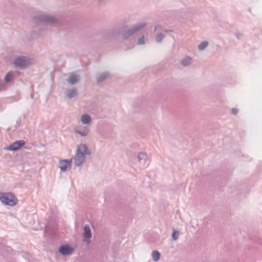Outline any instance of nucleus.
<instances>
[{
    "mask_svg": "<svg viewBox=\"0 0 262 262\" xmlns=\"http://www.w3.org/2000/svg\"><path fill=\"white\" fill-rule=\"evenodd\" d=\"M76 95V91L75 90H72L70 91L68 93V96L69 98H72Z\"/></svg>",
    "mask_w": 262,
    "mask_h": 262,
    "instance_id": "nucleus-15",
    "label": "nucleus"
},
{
    "mask_svg": "<svg viewBox=\"0 0 262 262\" xmlns=\"http://www.w3.org/2000/svg\"><path fill=\"white\" fill-rule=\"evenodd\" d=\"M163 38V35L162 34H159L156 37V41L157 42H160Z\"/></svg>",
    "mask_w": 262,
    "mask_h": 262,
    "instance_id": "nucleus-18",
    "label": "nucleus"
},
{
    "mask_svg": "<svg viewBox=\"0 0 262 262\" xmlns=\"http://www.w3.org/2000/svg\"><path fill=\"white\" fill-rule=\"evenodd\" d=\"M83 237L85 240L89 239L91 237V230L88 226H85L83 228Z\"/></svg>",
    "mask_w": 262,
    "mask_h": 262,
    "instance_id": "nucleus-7",
    "label": "nucleus"
},
{
    "mask_svg": "<svg viewBox=\"0 0 262 262\" xmlns=\"http://www.w3.org/2000/svg\"><path fill=\"white\" fill-rule=\"evenodd\" d=\"M82 135H86V134H81Z\"/></svg>",
    "mask_w": 262,
    "mask_h": 262,
    "instance_id": "nucleus-23",
    "label": "nucleus"
},
{
    "mask_svg": "<svg viewBox=\"0 0 262 262\" xmlns=\"http://www.w3.org/2000/svg\"><path fill=\"white\" fill-rule=\"evenodd\" d=\"M160 253L157 251H154L152 253V259L154 261H158L160 258Z\"/></svg>",
    "mask_w": 262,
    "mask_h": 262,
    "instance_id": "nucleus-12",
    "label": "nucleus"
},
{
    "mask_svg": "<svg viewBox=\"0 0 262 262\" xmlns=\"http://www.w3.org/2000/svg\"><path fill=\"white\" fill-rule=\"evenodd\" d=\"M25 144L23 140L17 141L13 143L9 147V150H16Z\"/></svg>",
    "mask_w": 262,
    "mask_h": 262,
    "instance_id": "nucleus-3",
    "label": "nucleus"
},
{
    "mask_svg": "<svg viewBox=\"0 0 262 262\" xmlns=\"http://www.w3.org/2000/svg\"><path fill=\"white\" fill-rule=\"evenodd\" d=\"M91 120L90 116L88 115H82L81 117V121L84 124L90 123Z\"/></svg>",
    "mask_w": 262,
    "mask_h": 262,
    "instance_id": "nucleus-10",
    "label": "nucleus"
},
{
    "mask_svg": "<svg viewBox=\"0 0 262 262\" xmlns=\"http://www.w3.org/2000/svg\"><path fill=\"white\" fill-rule=\"evenodd\" d=\"M144 39H143V38H140V39L138 40V44H139V45H142V44H144Z\"/></svg>",
    "mask_w": 262,
    "mask_h": 262,
    "instance_id": "nucleus-19",
    "label": "nucleus"
},
{
    "mask_svg": "<svg viewBox=\"0 0 262 262\" xmlns=\"http://www.w3.org/2000/svg\"><path fill=\"white\" fill-rule=\"evenodd\" d=\"M178 235H179L178 232L176 231V230H173L172 235V238L174 240H177L178 238Z\"/></svg>",
    "mask_w": 262,
    "mask_h": 262,
    "instance_id": "nucleus-17",
    "label": "nucleus"
},
{
    "mask_svg": "<svg viewBox=\"0 0 262 262\" xmlns=\"http://www.w3.org/2000/svg\"><path fill=\"white\" fill-rule=\"evenodd\" d=\"M73 248L68 245H63L59 249V252L63 255H70L73 251Z\"/></svg>",
    "mask_w": 262,
    "mask_h": 262,
    "instance_id": "nucleus-4",
    "label": "nucleus"
},
{
    "mask_svg": "<svg viewBox=\"0 0 262 262\" xmlns=\"http://www.w3.org/2000/svg\"><path fill=\"white\" fill-rule=\"evenodd\" d=\"M141 27H138L137 28H135L134 30L133 31V32H134L137 30H138Z\"/></svg>",
    "mask_w": 262,
    "mask_h": 262,
    "instance_id": "nucleus-21",
    "label": "nucleus"
},
{
    "mask_svg": "<svg viewBox=\"0 0 262 262\" xmlns=\"http://www.w3.org/2000/svg\"><path fill=\"white\" fill-rule=\"evenodd\" d=\"M208 45V42L206 41L202 42L199 46V49L200 50H203Z\"/></svg>",
    "mask_w": 262,
    "mask_h": 262,
    "instance_id": "nucleus-13",
    "label": "nucleus"
},
{
    "mask_svg": "<svg viewBox=\"0 0 262 262\" xmlns=\"http://www.w3.org/2000/svg\"><path fill=\"white\" fill-rule=\"evenodd\" d=\"M78 81V78L77 76L74 75H72L69 78L68 81L71 84H74Z\"/></svg>",
    "mask_w": 262,
    "mask_h": 262,
    "instance_id": "nucleus-9",
    "label": "nucleus"
},
{
    "mask_svg": "<svg viewBox=\"0 0 262 262\" xmlns=\"http://www.w3.org/2000/svg\"><path fill=\"white\" fill-rule=\"evenodd\" d=\"M107 76H108L107 74L106 73L101 74L99 77V78L98 79V81L100 82V81H102L103 79H104L105 78H106L107 77Z\"/></svg>",
    "mask_w": 262,
    "mask_h": 262,
    "instance_id": "nucleus-16",
    "label": "nucleus"
},
{
    "mask_svg": "<svg viewBox=\"0 0 262 262\" xmlns=\"http://www.w3.org/2000/svg\"><path fill=\"white\" fill-rule=\"evenodd\" d=\"M191 62V58L189 57H186L182 60V64L184 66L189 65Z\"/></svg>",
    "mask_w": 262,
    "mask_h": 262,
    "instance_id": "nucleus-11",
    "label": "nucleus"
},
{
    "mask_svg": "<svg viewBox=\"0 0 262 262\" xmlns=\"http://www.w3.org/2000/svg\"><path fill=\"white\" fill-rule=\"evenodd\" d=\"M12 78V73L11 72H9L5 77V80L7 82H9L11 81Z\"/></svg>",
    "mask_w": 262,
    "mask_h": 262,
    "instance_id": "nucleus-14",
    "label": "nucleus"
},
{
    "mask_svg": "<svg viewBox=\"0 0 262 262\" xmlns=\"http://www.w3.org/2000/svg\"><path fill=\"white\" fill-rule=\"evenodd\" d=\"M237 112H238V110L236 108H233L232 110V113L235 114V115L237 113Z\"/></svg>",
    "mask_w": 262,
    "mask_h": 262,
    "instance_id": "nucleus-20",
    "label": "nucleus"
},
{
    "mask_svg": "<svg viewBox=\"0 0 262 262\" xmlns=\"http://www.w3.org/2000/svg\"><path fill=\"white\" fill-rule=\"evenodd\" d=\"M0 200L5 204L12 206L17 203V199L11 193H0Z\"/></svg>",
    "mask_w": 262,
    "mask_h": 262,
    "instance_id": "nucleus-1",
    "label": "nucleus"
},
{
    "mask_svg": "<svg viewBox=\"0 0 262 262\" xmlns=\"http://www.w3.org/2000/svg\"><path fill=\"white\" fill-rule=\"evenodd\" d=\"M87 148L85 145H80L78 148L77 153L83 154L85 156L87 154Z\"/></svg>",
    "mask_w": 262,
    "mask_h": 262,
    "instance_id": "nucleus-8",
    "label": "nucleus"
},
{
    "mask_svg": "<svg viewBox=\"0 0 262 262\" xmlns=\"http://www.w3.org/2000/svg\"><path fill=\"white\" fill-rule=\"evenodd\" d=\"M14 63L15 66L25 67L30 63V61L25 57H22L17 58Z\"/></svg>",
    "mask_w": 262,
    "mask_h": 262,
    "instance_id": "nucleus-2",
    "label": "nucleus"
},
{
    "mask_svg": "<svg viewBox=\"0 0 262 262\" xmlns=\"http://www.w3.org/2000/svg\"><path fill=\"white\" fill-rule=\"evenodd\" d=\"M71 161L67 160H61L59 162V168L62 171H66L70 165Z\"/></svg>",
    "mask_w": 262,
    "mask_h": 262,
    "instance_id": "nucleus-6",
    "label": "nucleus"
},
{
    "mask_svg": "<svg viewBox=\"0 0 262 262\" xmlns=\"http://www.w3.org/2000/svg\"><path fill=\"white\" fill-rule=\"evenodd\" d=\"M84 161V156L83 154L77 153L75 157V163L77 166L80 165Z\"/></svg>",
    "mask_w": 262,
    "mask_h": 262,
    "instance_id": "nucleus-5",
    "label": "nucleus"
},
{
    "mask_svg": "<svg viewBox=\"0 0 262 262\" xmlns=\"http://www.w3.org/2000/svg\"><path fill=\"white\" fill-rule=\"evenodd\" d=\"M140 156H142V157H146V156L144 155V154H141L139 155V157Z\"/></svg>",
    "mask_w": 262,
    "mask_h": 262,
    "instance_id": "nucleus-22",
    "label": "nucleus"
}]
</instances>
